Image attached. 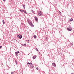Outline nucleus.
I'll return each mask as SVG.
<instances>
[{"label": "nucleus", "instance_id": "obj_1", "mask_svg": "<svg viewBox=\"0 0 74 74\" xmlns=\"http://www.w3.org/2000/svg\"><path fill=\"white\" fill-rule=\"evenodd\" d=\"M27 21L28 23H29L30 25V26H31V27H34V25H33V24L32 22L29 20H28Z\"/></svg>", "mask_w": 74, "mask_h": 74}, {"label": "nucleus", "instance_id": "obj_27", "mask_svg": "<svg viewBox=\"0 0 74 74\" xmlns=\"http://www.w3.org/2000/svg\"><path fill=\"white\" fill-rule=\"evenodd\" d=\"M28 42V43H29V42Z\"/></svg>", "mask_w": 74, "mask_h": 74}, {"label": "nucleus", "instance_id": "obj_10", "mask_svg": "<svg viewBox=\"0 0 74 74\" xmlns=\"http://www.w3.org/2000/svg\"><path fill=\"white\" fill-rule=\"evenodd\" d=\"M70 21H71V22L73 21V18H71L70 20H69Z\"/></svg>", "mask_w": 74, "mask_h": 74}, {"label": "nucleus", "instance_id": "obj_11", "mask_svg": "<svg viewBox=\"0 0 74 74\" xmlns=\"http://www.w3.org/2000/svg\"><path fill=\"white\" fill-rule=\"evenodd\" d=\"M34 38H37V36L35 35H34Z\"/></svg>", "mask_w": 74, "mask_h": 74}, {"label": "nucleus", "instance_id": "obj_16", "mask_svg": "<svg viewBox=\"0 0 74 74\" xmlns=\"http://www.w3.org/2000/svg\"><path fill=\"white\" fill-rule=\"evenodd\" d=\"M26 44H25L24 45H23V46H24V47H25V46H26Z\"/></svg>", "mask_w": 74, "mask_h": 74}, {"label": "nucleus", "instance_id": "obj_6", "mask_svg": "<svg viewBox=\"0 0 74 74\" xmlns=\"http://www.w3.org/2000/svg\"><path fill=\"white\" fill-rule=\"evenodd\" d=\"M52 64L53 66H54V67H56V64L55 63H53Z\"/></svg>", "mask_w": 74, "mask_h": 74}, {"label": "nucleus", "instance_id": "obj_24", "mask_svg": "<svg viewBox=\"0 0 74 74\" xmlns=\"http://www.w3.org/2000/svg\"><path fill=\"white\" fill-rule=\"evenodd\" d=\"M4 1H5V0H3Z\"/></svg>", "mask_w": 74, "mask_h": 74}, {"label": "nucleus", "instance_id": "obj_5", "mask_svg": "<svg viewBox=\"0 0 74 74\" xmlns=\"http://www.w3.org/2000/svg\"><path fill=\"white\" fill-rule=\"evenodd\" d=\"M68 30L69 31H71V27H70L69 28H67Z\"/></svg>", "mask_w": 74, "mask_h": 74}, {"label": "nucleus", "instance_id": "obj_25", "mask_svg": "<svg viewBox=\"0 0 74 74\" xmlns=\"http://www.w3.org/2000/svg\"><path fill=\"white\" fill-rule=\"evenodd\" d=\"M39 53L40 54V52H39Z\"/></svg>", "mask_w": 74, "mask_h": 74}, {"label": "nucleus", "instance_id": "obj_18", "mask_svg": "<svg viewBox=\"0 0 74 74\" xmlns=\"http://www.w3.org/2000/svg\"><path fill=\"white\" fill-rule=\"evenodd\" d=\"M36 70H38V68L37 67L36 68Z\"/></svg>", "mask_w": 74, "mask_h": 74}, {"label": "nucleus", "instance_id": "obj_13", "mask_svg": "<svg viewBox=\"0 0 74 74\" xmlns=\"http://www.w3.org/2000/svg\"><path fill=\"white\" fill-rule=\"evenodd\" d=\"M15 54L16 56H18V53L17 52H15Z\"/></svg>", "mask_w": 74, "mask_h": 74}, {"label": "nucleus", "instance_id": "obj_12", "mask_svg": "<svg viewBox=\"0 0 74 74\" xmlns=\"http://www.w3.org/2000/svg\"><path fill=\"white\" fill-rule=\"evenodd\" d=\"M2 22H3V24H5V22H4V20H3Z\"/></svg>", "mask_w": 74, "mask_h": 74}, {"label": "nucleus", "instance_id": "obj_21", "mask_svg": "<svg viewBox=\"0 0 74 74\" xmlns=\"http://www.w3.org/2000/svg\"><path fill=\"white\" fill-rule=\"evenodd\" d=\"M2 48V46H0V48Z\"/></svg>", "mask_w": 74, "mask_h": 74}, {"label": "nucleus", "instance_id": "obj_26", "mask_svg": "<svg viewBox=\"0 0 74 74\" xmlns=\"http://www.w3.org/2000/svg\"><path fill=\"white\" fill-rule=\"evenodd\" d=\"M24 6H25H25H26V5H24Z\"/></svg>", "mask_w": 74, "mask_h": 74}, {"label": "nucleus", "instance_id": "obj_8", "mask_svg": "<svg viewBox=\"0 0 74 74\" xmlns=\"http://www.w3.org/2000/svg\"><path fill=\"white\" fill-rule=\"evenodd\" d=\"M35 20L36 21H38V19L37 18V17L35 16Z\"/></svg>", "mask_w": 74, "mask_h": 74}, {"label": "nucleus", "instance_id": "obj_15", "mask_svg": "<svg viewBox=\"0 0 74 74\" xmlns=\"http://www.w3.org/2000/svg\"><path fill=\"white\" fill-rule=\"evenodd\" d=\"M59 14H60V15H61L62 13H61V12L60 11H59Z\"/></svg>", "mask_w": 74, "mask_h": 74}, {"label": "nucleus", "instance_id": "obj_14", "mask_svg": "<svg viewBox=\"0 0 74 74\" xmlns=\"http://www.w3.org/2000/svg\"><path fill=\"white\" fill-rule=\"evenodd\" d=\"M46 41H48V38L47 37L46 38Z\"/></svg>", "mask_w": 74, "mask_h": 74}, {"label": "nucleus", "instance_id": "obj_23", "mask_svg": "<svg viewBox=\"0 0 74 74\" xmlns=\"http://www.w3.org/2000/svg\"><path fill=\"white\" fill-rule=\"evenodd\" d=\"M17 53H19L18 51H17Z\"/></svg>", "mask_w": 74, "mask_h": 74}, {"label": "nucleus", "instance_id": "obj_7", "mask_svg": "<svg viewBox=\"0 0 74 74\" xmlns=\"http://www.w3.org/2000/svg\"><path fill=\"white\" fill-rule=\"evenodd\" d=\"M36 57H37V56H35L33 57V59H36Z\"/></svg>", "mask_w": 74, "mask_h": 74}, {"label": "nucleus", "instance_id": "obj_19", "mask_svg": "<svg viewBox=\"0 0 74 74\" xmlns=\"http://www.w3.org/2000/svg\"><path fill=\"white\" fill-rule=\"evenodd\" d=\"M14 73L13 72H11V74H14Z\"/></svg>", "mask_w": 74, "mask_h": 74}, {"label": "nucleus", "instance_id": "obj_2", "mask_svg": "<svg viewBox=\"0 0 74 74\" xmlns=\"http://www.w3.org/2000/svg\"><path fill=\"white\" fill-rule=\"evenodd\" d=\"M20 11L21 12H24V13H25V14H27V13L24 10H20Z\"/></svg>", "mask_w": 74, "mask_h": 74}, {"label": "nucleus", "instance_id": "obj_4", "mask_svg": "<svg viewBox=\"0 0 74 74\" xmlns=\"http://www.w3.org/2000/svg\"><path fill=\"white\" fill-rule=\"evenodd\" d=\"M17 36H18V38H20V39H21V38H22V35H18Z\"/></svg>", "mask_w": 74, "mask_h": 74}, {"label": "nucleus", "instance_id": "obj_20", "mask_svg": "<svg viewBox=\"0 0 74 74\" xmlns=\"http://www.w3.org/2000/svg\"><path fill=\"white\" fill-rule=\"evenodd\" d=\"M23 7H24V8H25V6H24V5H23Z\"/></svg>", "mask_w": 74, "mask_h": 74}, {"label": "nucleus", "instance_id": "obj_9", "mask_svg": "<svg viewBox=\"0 0 74 74\" xmlns=\"http://www.w3.org/2000/svg\"><path fill=\"white\" fill-rule=\"evenodd\" d=\"M27 64H31L32 65V64H32V63H29V62H28L27 63Z\"/></svg>", "mask_w": 74, "mask_h": 74}, {"label": "nucleus", "instance_id": "obj_22", "mask_svg": "<svg viewBox=\"0 0 74 74\" xmlns=\"http://www.w3.org/2000/svg\"><path fill=\"white\" fill-rule=\"evenodd\" d=\"M16 64H17V63H18L16 61Z\"/></svg>", "mask_w": 74, "mask_h": 74}, {"label": "nucleus", "instance_id": "obj_17", "mask_svg": "<svg viewBox=\"0 0 74 74\" xmlns=\"http://www.w3.org/2000/svg\"><path fill=\"white\" fill-rule=\"evenodd\" d=\"M36 50L37 51H38V49H37V48H36Z\"/></svg>", "mask_w": 74, "mask_h": 74}, {"label": "nucleus", "instance_id": "obj_3", "mask_svg": "<svg viewBox=\"0 0 74 74\" xmlns=\"http://www.w3.org/2000/svg\"><path fill=\"white\" fill-rule=\"evenodd\" d=\"M38 15L39 16H42V12H41V11H40L39 12Z\"/></svg>", "mask_w": 74, "mask_h": 74}, {"label": "nucleus", "instance_id": "obj_28", "mask_svg": "<svg viewBox=\"0 0 74 74\" xmlns=\"http://www.w3.org/2000/svg\"><path fill=\"white\" fill-rule=\"evenodd\" d=\"M14 39V40H15V39Z\"/></svg>", "mask_w": 74, "mask_h": 74}]
</instances>
